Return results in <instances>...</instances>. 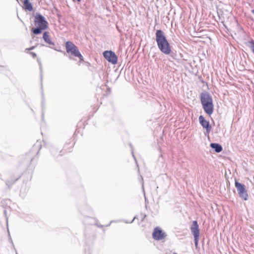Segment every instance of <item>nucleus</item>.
I'll list each match as a JSON object with an SVG mask.
<instances>
[{"instance_id": "7c9ffc66", "label": "nucleus", "mask_w": 254, "mask_h": 254, "mask_svg": "<svg viewBox=\"0 0 254 254\" xmlns=\"http://www.w3.org/2000/svg\"><path fill=\"white\" fill-rule=\"evenodd\" d=\"M20 20H21V22H23L21 19H20Z\"/></svg>"}, {"instance_id": "a211bd4d", "label": "nucleus", "mask_w": 254, "mask_h": 254, "mask_svg": "<svg viewBox=\"0 0 254 254\" xmlns=\"http://www.w3.org/2000/svg\"><path fill=\"white\" fill-rule=\"evenodd\" d=\"M199 240V236H194V242L196 247L197 246Z\"/></svg>"}, {"instance_id": "f8f14e48", "label": "nucleus", "mask_w": 254, "mask_h": 254, "mask_svg": "<svg viewBox=\"0 0 254 254\" xmlns=\"http://www.w3.org/2000/svg\"><path fill=\"white\" fill-rule=\"evenodd\" d=\"M23 3L24 9L26 10L31 11L33 10V8L32 3L29 2V0H20Z\"/></svg>"}, {"instance_id": "4be33fe9", "label": "nucleus", "mask_w": 254, "mask_h": 254, "mask_svg": "<svg viewBox=\"0 0 254 254\" xmlns=\"http://www.w3.org/2000/svg\"><path fill=\"white\" fill-rule=\"evenodd\" d=\"M113 222H115V221H113V220L111 221L108 224L106 225L105 226L108 227V226H110L111 224L112 223H113Z\"/></svg>"}, {"instance_id": "2eb2a0df", "label": "nucleus", "mask_w": 254, "mask_h": 254, "mask_svg": "<svg viewBox=\"0 0 254 254\" xmlns=\"http://www.w3.org/2000/svg\"><path fill=\"white\" fill-rule=\"evenodd\" d=\"M20 177H18L16 179H15L14 181H13V180L7 181L6 182V186H7L8 188H10L12 186V185L20 178Z\"/></svg>"}, {"instance_id": "a878e982", "label": "nucleus", "mask_w": 254, "mask_h": 254, "mask_svg": "<svg viewBox=\"0 0 254 254\" xmlns=\"http://www.w3.org/2000/svg\"><path fill=\"white\" fill-rule=\"evenodd\" d=\"M34 47H31V48H30L28 49V50H32L34 49Z\"/></svg>"}, {"instance_id": "aec40b11", "label": "nucleus", "mask_w": 254, "mask_h": 254, "mask_svg": "<svg viewBox=\"0 0 254 254\" xmlns=\"http://www.w3.org/2000/svg\"><path fill=\"white\" fill-rule=\"evenodd\" d=\"M31 54V55L32 56L33 58H35L36 57V54L35 53H33V52H31L30 53Z\"/></svg>"}, {"instance_id": "f257e3e1", "label": "nucleus", "mask_w": 254, "mask_h": 254, "mask_svg": "<svg viewBox=\"0 0 254 254\" xmlns=\"http://www.w3.org/2000/svg\"><path fill=\"white\" fill-rule=\"evenodd\" d=\"M155 40L159 50L164 54L168 55L171 53V47L167 39L164 32L161 30H157L155 33Z\"/></svg>"}, {"instance_id": "393cba45", "label": "nucleus", "mask_w": 254, "mask_h": 254, "mask_svg": "<svg viewBox=\"0 0 254 254\" xmlns=\"http://www.w3.org/2000/svg\"><path fill=\"white\" fill-rule=\"evenodd\" d=\"M97 226H98L99 227H100V228H102L104 227V225H98L97 224H96Z\"/></svg>"}, {"instance_id": "412c9836", "label": "nucleus", "mask_w": 254, "mask_h": 254, "mask_svg": "<svg viewBox=\"0 0 254 254\" xmlns=\"http://www.w3.org/2000/svg\"><path fill=\"white\" fill-rule=\"evenodd\" d=\"M131 153H132V157H133V158H134V160H135V162H137V161H136V159L135 157V156H134V154H133V150H132V149L131 150Z\"/></svg>"}, {"instance_id": "bb28decb", "label": "nucleus", "mask_w": 254, "mask_h": 254, "mask_svg": "<svg viewBox=\"0 0 254 254\" xmlns=\"http://www.w3.org/2000/svg\"><path fill=\"white\" fill-rule=\"evenodd\" d=\"M252 12L254 14V9L252 10Z\"/></svg>"}, {"instance_id": "1a4fd4ad", "label": "nucleus", "mask_w": 254, "mask_h": 254, "mask_svg": "<svg viewBox=\"0 0 254 254\" xmlns=\"http://www.w3.org/2000/svg\"><path fill=\"white\" fill-rule=\"evenodd\" d=\"M39 66L40 70V77H41V95L42 97V118L44 119V108H45V104H44V92L43 89V70H42V64L40 62H39Z\"/></svg>"}, {"instance_id": "9b49d317", "label": "nucleus", "mask_w": 254, "mask_h": 254, "mask_svg": "<svg viewBox=\"0 0 254 254\" xmlns=\"http://www.w3.org/2000/svg\"><path fill=\"white\" fill-rule=\"evenodd\" d=\"M190 229L193 236H199V226L196 221L192 222Z\"/></svg>"}, {"instance_id": "f3484780", "label": "nucleus", "mask_w": 254, "mask_h": 254, "mask_svg": "<svg viewBox=\"0 0 254 254\" xmlns=\"http://www.w3.org/2000/svg\"><path fill=\"white\" fill-rule=\"evenodd\" d=\"M41 148V145L39 143H37L36 144H34L33 146V149H38L37 154L39 153L40 149Z\"/></svg>"}, {"instance_id": "dca6fc26", "label": "nucleus", "mask_w": 254, "mask_h": 254, "mask_svg": "<svg viewBox=\"0 0 254 254\" xmlns=\"http://www.w3.org/2000/svg\"><path fill=\"white\" fill-rule=\"evenodd\" d=\"M171 58L175 60H179V59L178 58L177 55L175 52H171L169 54Z\"/></svg>"}, {"instance_id": "72a5a7b5", "label": "nucleus", "mask_w": 254, "mask_h": 254, "mask_svg": "<svg viewBox=\"0 0 254 254\" xmlns=\"http://www.w3.org/2000/svg\"><path fill=\"white\" fill-rule=\"evenodd\" d=\"M17 1H18V0H16Z\"/></svg>"}, {"instance_id": "c85d7f7f", "label": "nucleus", "mask_w": 254, "mask_h": 254, "mask_svg": "<svg viewBox=\"0 0 254 254\" xmlns=\"http://www.w3.org/2000/svg\"><path fill=\"white\" fill-rule=\"evenodd\" d=\"M78 2H80L81 0H76Z\"/></svg>"}, {"instance_id": "9d476101", "label": "nucleus", "mask_w": 254, "mask_h": 254, "mask_svg": "<svg viewBox=\"0 0 254 254\" xmlns=\"http://www.w3.org/2000/svg\"><path fill=\"white\" fill-rule=\"evenodd\" d=\"M43 39L44 41L49 44L50 46L49 47V48L53 49L56 51H58L56 49H55L53 46L55 45V43L51 40V37L49 35V32L48 31H45L43 34Z\"/></svg>"}, {"instance_id": "c756f323", "label": "nucleus", "mask_w": 254, "mask_h": 254, "mask_svg": "<svg viewBox=\"0 0 254 254\" xmlns=\"http://www.w3.org/2000/svg\"><path fill=\"white\" fill-rule=\"evenodd\" d=\"M125 222H126V223H128V222L127 221H125Z\"/></svg>"}, {"instance_id": "f03ea898", "label": "nucleus", "mask_w": 254, "mask_h": 254, "mask_svg": "<svg viewBox=\"0 0 254 254\" xmlns=\"http://www.w3.org/2000/svg\"><path fill=\"white\" fill-rule=\"evenodd\" d=\"M200 100L204 112L210 116L214 112V105L211 95L207 91H203L200 95Z\"/></svg>"}, {"instance_id": "20e7f679", "label": "nucleus", "mask_w": 254, "mask_h": 254, "mask_svg": "<svg viewBox=\"0 0 254 254\" xmlns=\"http://www.w3.org/2000/svg\"><path fill=\"white\" fill-rule=\"evenodd\" d=\"M65 48L67 53H70L74 57L79 58L80 62L83 61V57L81 54L77 47L71 42L67 41L65 43Z\"/></svg>"}, {"instance_id": "b1692460", "label": "nucleus", "mask_w": 254, "mask_h": 254, "mask_svg": "<svg viewBox=\"0 0 254 254\" xmlns=\"http://www.w3.org/2000/svg\"><path fill=\"white\" fill-rule=\"evenodd\" d=\"M135 218H136V216H135V217L133 218V219H132V220H131L129 223H132V222L134 221V219H135Z\"/></svg>"}, {"instance_id": "6e6552de", "label": "nucleus", "mask_w": 254, "mask_h": 254, "mask_svg": "<svg viewBox=\"0 0 254 254\" xmlns=\"http://www.w3.org/2000/svg\"><path fill=\"white\" fill-rule=\"evenodd\" d=\"M167 235L158 227L154 228L152 234L153 238L157 241L161 240L166 237Z\"/></svg>"}, {"instance_id": "473e14b6", "label": "nucleus", "mask_w": 254, "mask_h": 254, "mask_svg": "<svg viewBox=\"0 0 254 254\" xmlns=\"http://www.w3.org/2000/svg\"><path fill=\"white\" fill-rule=\"evenodd\" d=\"M173 254H177L176 253H174Z\"/></svg>"}, {"instance_id": "39448f33", "label": "nucleus", "mask_w": 254, "mask_h": 254, "mask_svg": "<svg viewBox=\"0 0 254 254\" xmlns=\"http://www.w3.org/2000/svg\"><path fill=\"white\" fill-rule=\"evenodd\" d=\"M235 186L238 191L239 197L244 200H248L249 195L245 186L237 181H235Z\"/></svg>"}, {"instance_id": "423d86ee", "label": "nucleus", "mask_w": 254, "mask_h": 254, "mask_svg": "<svg viewBox=\"0 0 254 254\" xmlns=\"http://www.w3.org/2000/svg\"><path fill=\"white\" fill-rule=\"evenodd\" d=\"M104 58L113 64L117 63L118 58L115 53L112 51H105L103 53Z\"/></svg>"}, {"instance_id": "5701e85b", "label": "nucleus", "mask_w": 254, "mask_h": 254, "mask_svg": "<svg viewBox=\"0 0 254 254\" xmlns=\"http://www.w3.org/2000/svg\"><path fill=\"white\" fill-rule=\"evenodd\" d=\"M9 240H10V241L11 243L12 244V246H13V243L12 240L10 237L9 238Z\"/></svg>"}, {"instance_id": "2f4dec72", "label": "nucleus", "mask_w": 254, "mask_h": 254, "mask_svg": "<svg viewBox=\"0 0 254 254\" xmlns=\"http://www.w3.org/2000/svg\"><path fill=\"white\" fill-rule=\"evenodd\" d=\"M142 181H143V178L142 177H141Z\"/></svg>"}, {"instance_id": "7ed1b4c3", "label": "nucleus", "mask_w": 254, "mask_h": 254, "mask_svg": "<svg viewBox=\"0 0 254 254\" xmlns=\"http://www.w3.org/2000/svg\"><path fill=\"white\" fill-rule=\"evenodd\" d=\"M34 22L36 27L32 28L31 31L35 35L41 34L43 31L48 28V21L45 17L40 13L36 14Z\"/></svg>"}, {"instance_id": "0eeeda50", "label": "nucleus", "mask_w": 254, "mask_h": 254, "mask_svg": "<svg viewBox=\"0 0 254 254\" xmlns=\"http://www.w3.org/2000/svg\"><path fill=\"white\" fill-rule=\"evenodd\" d=\"M198 120L200 125L203 128L205 129L206 132L205 134H209L212 128L210 123L207 121L202 115L199 116L198 117Z\"/></svg>"}, {"instance_id": "6ab92c4d", "label": "nucleus", "mask_w": 254, "mask_h": 254, "mask_svg": "<svg viewBox=\"0 0 254 254\" xmlns=\"http://www.w3.org/2000/svg\"><path fill=\"white\" fill-rule=\"evenodd\" d=\"M251 43L252 44V50H253V52L254 53V41H252L251 42Z\"/></svg>"}, {"instance_id": "ddd939ff", "label": "nucleus", "mask_w": 254, "mask_h": 254, "mask_svg": "<svg viewBox=\"0 0 254 254\" xmlns=\"http://www.w3.org/2000/svg\"><path fill=\"white\" fill-rule=\"evenodd\" d=\"M210 146L217 153L221 152L223 149L222 146L217 143H211Z\"/></svg>"}, {"instance_id": "cd10ccee", "label": "nucleus", "mask_w": 254, "mask_h": 254, "mask_svg": "<svg viewBox=\"0 0 254 254\" xmlns=\"http://www.w3.org/2000/svg\"><path fill=\"white\" fill-rule=\"evenodd\" d=\"M142 188H143V182L142 183Z\"/></svg>"}, {"instance_id": "4468645a", "label": "nucleus", "mask_w": 254, "mask_h": 254, "mask_svg": "<svg viewBox=\"0 0 254 254\" xmlns=\"http://www.w3.org/2000/svg\"><path fill=\"white\" fill-rule=\"evenodd\" d=\"M51 153L52 155L54 156H58L59 155H60V153L61 151H60L58 149H57L55 147H52L51 150Z\"/></svg>"}]
</instances>
